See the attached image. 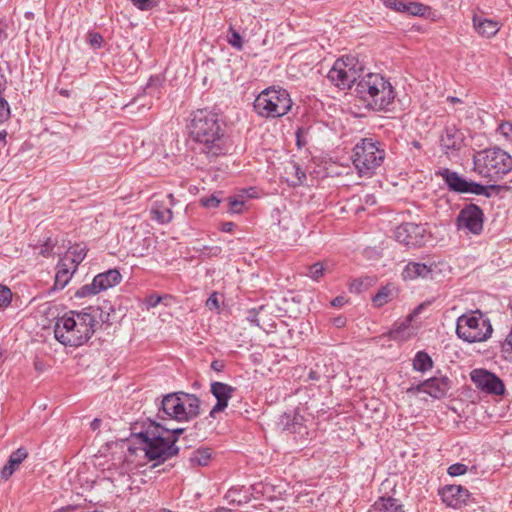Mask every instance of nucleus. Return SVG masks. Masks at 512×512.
<instances>
[{
  "instance_id": "ea45409f",
  "label": "nucleus",
  "mask_w": 512,
  "mask_h": 512,
  "mask_svg": "<svg viewBox=\"0 0 512 512\" xmlns=\"http://www.w3.org/2000/svg\"><path fill=\"white\" fill-rule=\"evenodd\" d=\"M11 298V290L4 285H0V308L8 306L11 302Z\"/></svg>"
},
{
  "instance_id": "58836bf2",
  "label": "nucleus",
  "mask_w": 512,
  "mask_h": 512,
  "mask_svg": "<svg viewBox=\"0 0 512 512\" xmlns=\"http://www.w3.org/2000/svg\"><path fill=\"white\" fill-rule=\"evenodd\" d=\"M326 270L327 268L325 267L324 263L316 262L309 267L308 276L313 280L318 281L324 275Z\"/></svg>"
},
{
  "instance_id": "c756f323",
  "label": "nucleus",
  "mask_w": 512,
  "mask_h": 512,
  "mask_svg": "<svg viewBox=\"0 0 512 512\" xmlns=\"http://www.w3.org/2000/svg\"><path fill=\"white\" fill-rule=\"evenodd\" d=\"M212 452L210 448L200 447L193 450L189 456V463L191 467H204L207 466L211 460Z\"/></svg>"
},
{
  "instance_id": "5701e85b",
  "label": "nucleus",
  "mask_w": 512,
  "mask_h": 512,
  "mask_svg": "<svg viewBox=\"0 0 512 512\" xmlns=\"http://www.w3.org/2000/svg\"><path fill=\"white\" fill-rule=\"evenodd\" d=\"M432 272L431 266L424 263L409 262L403 272L402 276L404 280H414L417 278H427Z\"/></svg>"
},
{
  "instance_id": "9d476101",
  "label": "nucleus",
  "mask_w": 512,
  "mask_h": 512,
  "mask_svg": "<svg viewBox=\"0 0 512 512\" xmlns=\"http://www.w3.org/2000/svg\"><path fill=\"white\" fill-rule=\"evenodd\" d=\"M356 59L354 57H346L337 59L328 72V79L338 88H350L359 77L355 68Z\"/></svg>"
},
{
  "instance_id": "7ed1b4c3",
  "label": "nucleus",
  "mask_w": 512,
  "mask_h": 512,
  "mask_svg": "<svg viewBox=\"0 0 512 512\" xmlns=\"http://www.w3.org/2000/svg\"><path fill=\"white\" fill-rule=\"evenodd\" d=\"M355 91L365 106L377 112L393 109L395 91L388 79L379 73H368L356 83Z\"/></svg>"
},
{
  "instance_id": "2f4dec72",
  "label": "nucleus",
  "mask_w": 512,
  "mask_h": 512,
  "mask_svg": "<svg viewBox=\"0 0 512 512\" xmlns=\"http://www.w3.org/2000/svg\"><path fill=\"white\" fill-rule=\"evenodd\" d=\"M433 367V361L428 353L418 351L413 359V368L416 371L426 372Z\"/></svg>"
},
{
  "instance_id": "bb28decb",
  "label": "nucleus",
  "mask_w": 512,
  "mask_h": 512,
  "mask_svg": "<svg viewBox=\"0 0 512 512\" xmlns=\"http://www.w3.org/2000/svg\"><path fill=\"white\" fill-rule=\"evenodd\" d=\"M507 188L506 186L502 185H482L480 183L474 182V181H467V186L465 193H471L475 195H483L487 198H490L493 194V192H500L502 189Z\"/></svg>"
},
{
  "instance_id": "aec40b11",
  "label": "nucleus",
  "mask_w": 512,
  "mask_h": 512,
  "mask_svg": "<svg viewBox=\"0 0 512 512\" xmlns=\"http://www.w3.org/2000/svg\"><path fill=\"white\" fill-rule=\"evenodd\" d=\"M56 275L54 280V290H61L70 282L73 274L77 270H73L72 267H69V264L66 261L59 260L56 266Z\"/></svg>"
},
{
  "instance_id": "603ef678",
  "label": "nucleus",
  "mask_w": 512,
  "mask_h": 512,
  "mask_svg": "<svg viewBox=\"0 0 512 512\" xmlns=\"http://www.w3.org/2000/svg\"><path fill=\"white\" fill-rule=\"evenodd\" d=\"M225 368V362L223 360H214L211 363V369L216 372H221Z\"/></svg>"
},
{
  "instance_id": "f3484780",
  "label": "nucleus",
  "mask_w": 512,
  "mask_h": 512,
  "mask_svg": "<svg viewBox=\"0 0 512 512\" xmlns=\"http://www.w3.org/2000/svg\"><path fill=\"white\" fill-rule=\"evenodd\" d=\"M464 142V134L454 125L446 126L440 135V145L445 154L458 151Z\"/></svg>"
},
{
  "instance_id": "423d86ee",
  "label": "nucleus",
  "mask_w": 512,
  "mask_h": 512,
  "mask_svg": "<svg viewBox=\"0 0 512 512\" xmlns=\"http://www.w3.org/2000/svg\"><path fill=\"white\" fill-rule=\"evenodd\" d=\"M386 153L378 140L362 138L353 148L352 161L360 177L370 178L384 162Z\"/></svg>"
},
{
  "instance_id": "393cba45",
  "label": "nucleus",
  "mask_w": 512,
  "mask_h": 512,
  "mask_svg": "<svg viewBox=\"0 0 512 512\" xmlns=\"http://www.w3.org/2000/svg\"><path fill=\"white\" fill-rule=\"evenodd\" d=\"M302 420V416L295 412L284 413L281 415L278 425L283 431H287L289 433H301V430L304 428Z\"/></svg>"
},
{
  "instance_id": "c9c22d12",
  "label": "nucleus",
  "mask_w": 512,
  "mask_h": 512,
  "mask_svg": "<svg viewBox=\"0 0 512 512\" xmlns=\"http://www.w3.org/2000/svg\"><path fill=\"white\" fill-rule=\"evenodd\" d=\"M226 40L228 44L231 45L234 49L238 51L243 49L242 36L232 26H230L228 29Z\"/></svg>"
},
{
  "instance_id": "a18cd8bd",
  "label": "nucleus",
  "mask_w": 512,
  "mask_h": 512,
  "mask_svg": "<svg viewBox=\"0 0 512 512\" xmlns=\"http://www.w3.org/2000/svg\"><path fill=\"white\" fill-rule=\"evenodd\" d=\"M139 10L147 11L154 7V0H130Z\"/></svg>"
},
{
  "instance_id": "1a4fd4ad",
  "label": "nucleus",
  "mask_w": 512,
  "mask_h": 512,
  "mask_svg": "<svg viewBox=\"0 0 512 512\" xmlns=\"http://www.w3.org/2000/svg\"><path fill=\"white\" fill-rule=\"evenodd\" d=\"M138 438L144 444L143 449L149 460L163 462L179 453V448L175 445L177 436L172 441H168L160 435L145 431L140 432Z\"/></svg>"
},
{
  "instance_id": "20e7f679",
  "label": "nucleus",
  "mask_w": 512,
  "mask_h": 512,
  "mask_svg": "<svg viewBox=\"0 0 512 512\" xmlns=\"http://www.w3.org/2000/svg\"><path fill=\"white\" fill-rule=\"evenodd\" d=\"M474 171L491 182H497L512 170V157L495 147L477 152L473 157Z\"/></svg>"
},
{
  "instance_id": "bf43d9fd",
  "label": "nucleus",
  "mask_w": 512,
  "mask_h": 512,
  "mask_svg": "<svg viewBox=\"0 0 512 512\" xmlns=\"http://www.w3.org/2000/svg\"><path fill=\"white\" fill-rule=\"evenodd\" d=\"M301 132H302L301 129H298L297 132H296V138H297V145H298V147L302 146Z\"/></svg>"
},
{
  "instance_id": "052dcab7",
  "label": "nucleus",
  "mask_w": 512,
  "mask_h": 512,
  "mask_svg": "<svg viewBox=\"0 0 512 512\" xmlns=\"http://www.w3.org/2000/svg\"><path fill=\"white\" fill-rule=\"evenodd\" d=\"M334 323L337 327H341L345 324V319L344 318H341V317H338L334 320Z\"/></svg>"
},
{
  "instance_id": "3c124183",
  "label": "nucleus",
  "mask_w": 512,
  "mask_h": 512,
  "mask_svg": "<svg viewBox=\"0 0 512 512\" xmlns=\"http://www.w3.org/2000/svg\"><path fill=\"white\" fill-rule=\"evenodd\" d=\"M319 365L316 364L314 369H311L308 373V380L319 381L322 378V374L319 370Z\"/></svg>"
},
{
  "instance_id": "a878e982",
  "label": "nucleus",
  "mask_w": 512,
  "mask_h": 512,
  "mask_svg": "<svg viewBox=\"0 0 512 512\" xmlns=\"http://www.w3.org/2000/svg\"><path fill=\"white\" fill-rule=\"evenodd\" d=\"M368 512H404V510L398 499L381 497L370 507Z\"/></svg>"
},
{
  "instance_id": "0e129e2a",
  "label": "nucleus",
  "mask_w": 512,
  "mask_h": 512,
  "mask_svg": "<svg viewBox=\"0 0 512 512\" xmlns=\"http://www.w3.org/2000/svg\"><path fill=\"white\" fill-rule=\"evenodd\" d=\"M183 431H184L183 428H178V429H174L173 433L176 434V435H179V434L183 433Z\"/></svg>"
},
{
  "instance_id": "7c9ffc66",
  "label": "nucleus",
  "mask_w": 512,
  "mask_h": 512,
  "mask_svg": "<svg viewBox=\"0 0 512 512\" xmlns=\"http://www.w3.org/2000/svg\"><path fill=\"white\" fill-rule=\"evenodd\" d=\"M150 214L151 219L160 224L169 223L173 218L171 208L166 207L164 204L159 202H154L150 210Z\"/></svg>"
},
{
  "instance_id": "6e6d98bb",
  "label": "nucleus",
  "mask_w": 512,
  "mask_h": 512,
  "mask_svg": "<svg viewBox=\"0 0 512 512\" xmlns=\"http://www.w3.org/2000/svg\"><path fill=\"white\" fill-rule=\"evenodd\" d=\"M6 137H7V131L6 130L0 131V146L4 147L7 144Z\"/></svg>"
},
{
  "instance_id": "a211bd4d",
  "label": "nucleus",
  "mask_w": 512,
  "mask_h": 512,
  "mask_svg": "<svg viewBox=\"0 0 512 512\" xmlns=\"http://www.w3.org/2000/svg\"><path fill=\"white\" fill-rule=\"evenodd\" d=\"M435 175L443 179L450 191L465 193L468 180L460 176L456 171L441 168L435 172Z\"/></svg>"
},
{
  "instance_id": "c03bdc74",
  "label": "nucleus",
  "mask_w": 512,
  "mask_h": 512,
  "mask_svg": "<svg viewBox=\"0 0 512 512\" xmlns=\"http://www.w3.org/2000/svg\"><path fill=\"white\" fill-rule=\"evenodd\" d=\"M10 116V107L3 95H0V121L8 119Z\"/></svg>"
},
{
  "instance_id": "e2e57ef3",
  "label": "nucleus",
  "mask_w": 512,
  "mask_h": 512,
  "mask_svg": "<svg viewBox=\"0 0 512 512\" xmlns=\"http://www.w3.org/2000/svg\"><path fill=\"white\" fill-rule=\"evenodd\" d=\"M447 101H449V102H451V103H453V104H454V103H460V102H461V100H460L459 98L454 97V96H449V97L447 98Z\"/></svg>"
},
{
  "instance_id": "c85d7f7f",
  "label": "nucleus",
  "mask_w": 512,
  "mask_h": 512,
  "mask_svg": "<svg viewBox=\"0 0 512 512\" xmlns=\"http://www.w3.org/2000/svg\"><path fill=\"white\" fill-rule=\"evenodd\" d=\"M473 22L476 31L487 38L494 36L500 29L499 23L490 19L474 17Z\"/></svg>"
},
{
  "instance_id": "f704fd0d",
  "label": "nucleus",
  "mask_w": 512,
  "mask_h": 512,
  "mask_svg": "<svg viewBox=\"0 0 512 512\" xmlns=\"http://www.w3.org/2000/svg\"><path fill=\"white\" fill-rule=\"evenodd\" d=\"M100 292H102V291H101V289H99L98 284H96V279L93 278V281L90 284L83 285L75 292V297L76 298H84V297L94 296Z\"/></svg>"
},
{
  "instance_id": "6e6552de",
  "label": "nucleus",
  "mask_w": 512,
  "mask_h": 512,
  "mask_svg": "<svg viewBox=\"0 0 512 512\" xmlns=\"http://www.w3.org/2000/svg\"><path fill=\"white\" fill-rule=\"evenodd\" d=\"M292 106L287 90L283 88H266L254 100L255 112L265 118H278L286 115Z\"/></svg>"
},
{
  "instance_id": "39448f33",
  "label": "nucleus",
  "mask_w": 512,
  "mask_h": 512,
  "mask_svg": "<svg viewBox=\"0 0 512 512\" xmlns=\"http://www.w3.org/2000/svg\"><path fill=\"white\" fill-rule=\"evenodd\" d=\"M200 413V399L195 394L183 391L165 395L158 410L160 419L178 422L188 421Z\"/></svg>"
},
{
  "instance_id": "69168bd1",
  "label": "nucleus",
  "mask_w": 512,
  "mask_h": 512,
  "mask_svg": "<svg viewBox=\"0 0 512 512\" xmlns=\"http://www.w3.org/2000/svg\"><path fill=\"white\" fill-rule=\"evenodd\" d=\"M167 198L169 199L170 203L172 204V203H173V201H174V196H173L172 194H169V195L167 196Z\"/></svg>"
},
{
  "instance_id": "4be33fe9",
  "label": "nucleus",
  "mask_w": 512,
  "mask_h": 512,
  "mask_svg": "<svg viewBox=\"0 0 512 512\" xmlns=\"http://www.w3.org/2000/svg\"><path fill=\"white\" fill-rule=\"evenodd\" d=\"M94 278L96 279V284H98L99 289H101V291H106L107 289L118 285L122 280V275L118 269L114 268L99 273Z\"/></svg>"
},
{
  "instance_id": "412c9836",
  "label": "nucleus",
  "mask_w": 512,
  "mask_h": 512,
  "mask_svg": "<svg viewBox=\"0 0 512 512\" xmlns=\"http://www.w3.org/2000/svg\"><path fill=\"white\" fill-rule=\"evenodd\" d=\"M27 456V450L23 447L14 451L10 455L7 464L1 470L2 478L7 480L18 469L19 465L27 458Z\"/></svg>"
},
{
  "instance_id": "680f3d73",
  "label": "nucleus",
  "mask_w": 512,
  "mask_h": 512,
  "mask_svg": "<svg viewBox=\"0 0 512 512\" xmlns=\"http://www.w3.org/2000/svg\"><path fill=\"white\" fill-rule=\"evenodd\" d=\"M296 174L298 176V179L301 181L302 178H306V175L303 171L300 170L298 166H296Z\"/></svg>"
},
{
  "instance_id": "0eeeda50",
  "label": "nucleus",
  "mask_w": 512,
  "mask_h": 512,
  "mask_svg": "<svg viewBox=\"0 0 512 512\" xmlns=\"http://www.w3.org/2000/svg\"><path fill=\"white\" fill-rule=\"evenodd\" d=\"M492 332L490 319L479 310L462 314L456 322L457 336L467 343L484 342Z\"/></svg>"
},
{
  "instance_id": "cd10ccee",
  "label": "nucleus",
  "mask_w": 512,
  "mask_h": 512,
  "mask_svg": "<svg viewBox=\"0 0 512 512\" xmlns=\"http://www.w3.org/2000/svg\"><path fill=\"white\" fill-rule=\"evenodd\" d=\"M86 254L87 250L85 247L75 245L67 250L61 260L66 261V263L69 264V267H72L73 270H77L78 265L85 259Z\"/></svg>"
},
{
  "instance_id": "79ce46f5",
  "label": "nucleus",
  "mask_w": 512,
  "mask_h": 512,
  "mask_svg": "<svg viewBox=\"0 0 512 512\" xmlns=\"http://www.w3.org/2000/svg\"><path fill=\"white\" fill-rule=\"evenodd\" d=\"M468 467L462 463H454L448 467L447 473L450 476H460L467 472Z\"/></svg>"
},
{
  "instance_id": "a19ab883",
  "label": "nucleus",
  "mask_w": 512,
  "mask_h": 512,
  "mask_svg": "<svg viewBox=\"0 0 512 512\" xmlns=\"http://www.w3.org/2000/svg\"><path fill=\"white\" fill-rule=\"evenodd\" d=\"M501 351L505 358L512 357V327L505 340L501 343Z\"/></svg>"
},
{
  "instance_id": "72a5a7b5",
  "label": "nucleus",
  "mask_w": 512,
  "mask_h": 512,
  "mask_svg": "<svg viewBox=\"0 0 512 512\" xmlns=\"http://www.w3.org/2000/svg\"><path fill=\"white\" fill-rule=\"evenodd\" d=\"M392 298V288L387 285L382 287L372 298L373 304L376 307H382L387 304Z\"/></svg>"
},
{
  "instance_id": "ddd939ff",
  "label": "nucleus",
  "mask_w": 512,
  "mask_h": 512,
  "mask_svg": "<svg viewBox=\"0 0 512 512\" xmlns=\"http://www.w3.org/2000/svg\"><path fill=\"white\" fill-rule=\"evenodd\" d=\"M470 376L476 387L486 393L503 395L505 392L503 381L492 372L485 369H475Z\"/></svg>"
},
{
  "instance_id": "9b49d317",
  "label": "nucleus",
  "mask_w": 512,
  "mask_h": 512,
  "mask_svg": "<svg viewBox=\"0 0 512 512\" xmlns=\"http://www.w3.org/2000/svg\"><path fill=\"white\" fill-rule=\"evenodd\" d=\"M484 212L476 204L465 205L458 213L455 225L458 230L466 231L473 235H480L483 231Z\"/></svg>"
},
{
  "instance_id": "338daca9",
  "label": "nucleus",
  "mask_w": 512,
  "mask_h": 512,
  "mask_svg": "<svg viewBox=\"0 0 512 512\" xmlns=\"http://www.w3.org/2000/svg\"><path fill=\"white\" fill-rule=\"evenodd\" d=\"M413 145H414V147H416V148H419V147H420V143H419V142H417V141L413 142Z\"/></svg>"
},
{
  "instance_id": "37998d69",
  "label": "nucleus",
  "mask_w": 512,
  "mask_h": 512,
  "mask_svg": "<svg viewBox=\"0 0 512 512\" xmlns=\"http://www.w3.org/2000/svg\"><path fill=\"white\" fill-rule=\"evenodd\" d=\"M87 39L89 44L94 49H99L103 43V37L98 32H89L87 35Z\"/></svg>"
},
{
  "instance_id": "f8f14e48",
  "label": "nucleus",
  "mask_w": 512,
  "mask_h": 512,
  "mask_svg": "<svg viewBox=\"0 0 512 512\" xmlns=\"http://www.w3.org/2000/svg\"><path fill=\"white\" fill-rule=\"evenodd\" d=\"M394 236L397 242L407 247H422L427 241V230L421 224L403 223L396 227Z\"/></svg>"
},
{
  "instance_id": "864d4df0",
  "label": "nucleus",
  "mask_w": 512,
  "mask_h": 512,
  "mask_svg": "<svg viewBox=\"0 0 512 512\" xmlns=\"http://www.w3.org/2000/svg\"><path fill=\"white\" fill-rule=\"evenodd\" d=\"M347 299L344 296H337L331 301V305L333 307H342L344 304H346Z\"/></svg>"
},
{
  "instance_id": "8fccbe9b",
  "label": "nucleus",
  "mask_w": 512,
  "mask_h": 512,
  "mask_svg": "<svg viewBox=\"0 0 512 512\" xmlns=\"http://www.w3.org/2000/svg\"><path fill=\"white\" fill-rule=\"evenodd\" d=\"M500 132L509 140L512 139V124L510 123H502L499 126Z\"/></svg>"
},
{
  "instance_id": "774afa93",
  "label": "nucleus",
  "mask_w": 512,
  "mask_h": 512,
  "mask_svg": "<svg viewBox=\"0 0 512 512\" xmlns=\"http://www.w3.org/2000/svg\"><path fill=\"white\" fill-rule=\"evenodd\" d=\"M35 368L40 370V369H41V365H39V363H38V362H36V363H35Z\"/></svg>"
},
{
  "instance_id": "e433bc0d",
  "label": "nucleus",
  "mask_w": 512,
  "mask_h": 512,
  "mask_svg": "<svg viewBox=\"0 0 512 512\" xmlns=\"http://www.w3.org/2000/svg\"><path fill=\"white\" fill-rule=\"evenodd\" d=\"M220 195H222V192H217L210 196L202 197L200 199V203L205 208H209V209L216 208L221 203Z\"/></svg>"
},
{
  "instance_id": "de8ad7c7",
  "label": "nucleus",
  "mask_w": 512,
  "mask_h": 512,
  "mask_svg": "<svg viewBox=\"0 0 512 512\" xmlns=\"http://www.w3.org/2000/svg\"><path fill=\"white\" fill-rule=\"evenodd\" d=\"M206 307L210 310H218L219 309V298L218 293H212L209 298L206 300Z\"/></svg>"
},
{
  "instance_id": "b1692460",
  "label": "nucleus",
  "mask_w": 512,
  "mask_h": 512,
  "mask_svg": "<svg viewBox=\"0 0 512 512\" xmlns=\"http://www.w3.org/2000/svg\"><path fill=\"white\" fill-rule=\"evenodd\" d=\"M412 319V315H409L405 320L395 322L388 332V337L395 341H404L408 339L412 335L410 332Z\"/></svg>"
},
{
  "instance_id": "2eb2a0df",
  "label": "nucleus",
  "mask_w": 512,
  "mask_h": 512,
  "mask_svg": "<svg viewBox=\"0 0 512 512\" xmlns=\"http://www.w3.org/2000/svg\"><path fill=\"white\" fill-rule=\"evenodd\" d=\"M450 384L451 381L447 376H435L423 381L415 388L408 389V392L412 390L423 391L433 398L440 399L447 394Z\"/></svg>"
},
{
  "instance_id": "f257e3e1",
  "label": "nucleus",
  "mask_w": 512,
  "mask_h": 512,
  "mask_svg": "<svg viewBox=\"0 0 512 512\" xmlns=\"http://www.w3.org/2000/svg\"><path fill=\"white\" fill-rule=\"evenodd\" d=\"M188 127L192 140L200 145L201 152L207 157H218L230 152L232 144L217 113L198 109L192 113Z\"/></svg>"
},
{
  "instance_id": "6ab92c4d",
  "label": "nucleus",
  "mask_w": 512,
  "mask_h": 512,
  "mask_svg": "<svg viewBox=\"0 0 512 512\" xmlns=\"http://www.w3.org/2000/svg\"><path fill=\"white\" fill-rule=\"evenodd\" d=\"M386 5L397 12L408 13L413 16H423L427 11V6L417 2L405 3L398 0H387Z\"/></svg>"
},
{
  "instance_id": "dca6fc26",
  "label": "nucleus",
  "mask_w": 512,
  "mask_h": 512,
  "mask_svg": "<svg viewBox=\"0 0 512 512\" xmlns=\"http://www.w3.org/2000/svg\"><path fill=\"white\" fill-rule=\"evenodd\" d=\"M439 495L447 506L460 508L467 504L471 494L461 485H446L439 490Z\"/></svg>"
},
{
  "instance_id": "5fc2aeb1",
  "label": "nucleus",
  "mask_w": 512,
  "mask_h": 512,
  "mask_svg": "<svg viewBox=\"0 0 512 512\" xmlns=\"http://www.w3.org/2000/svg\"><path fill=\"white\" fill-rule=\"evenodd\" d=\"M235 224L233 222H224L221 224V230L223 232H232Z\"/></svg>"
},
{
  "instance_id": "473e14b6",
  "label": "nucleus",
  "mask_w": 512,
  "mask_h": 512,
  "mask_svg": "<svg viewBox=\"0 0 512 512\" xmlns=\"http://www.w3.org/2000/svg\"><path fill=\"white\" fill-rule=\"evenodd\" d=\"M266 312V305H260L257 308H251L247 311L246 319L262 329L265 330V321L263 320V314Z\"/></svg>"
},
{
  "instance_id": "4c0bfd02",
  "label": "nucleus",
  "mask_w": 512,
  "mask_h": 512,
  "mask_svg": "<svg viewBox=\"0 0 512 512\" xmlns=\"http://www.w3.org/2000/svg\"><path fill=\"white\" fill-rule=\"evenodd\" d=\"M244 199L242 196H232L228 198V211L231 213H241L244 206Z\"/></svg>"
},
{
  "instance_id": "13d9d810",
  "label": "nucleus",
  "mask_w": 512,
  "mask_h": 512,
  "mask_svg": "<svg viewBox=\"0 0 512 512\" xmlns=\"http://www.w3.org/2000/svg\"><path fill=\"white\" fill-rule=\"evenodd\" d=\"M270 313L268 312V306L266 305V312L263 314V320L265 321V328L266 327H272L273 325L271 323H268L267 317Z\"/></svg>"
},
{
  "instance_id": "4468645a",
  "label": "nucleus",
  "mask_w": 512,
  "mask_h": 512,
  "mask_svg": "<svg viewBox=\"0 0 512 512\" xmlns=\"http://www.w3.org/2000/svg\"><path fill=\"white\" fill-rule=\"evenodd\" d=\"M236 388L223 383L214 381L210 385V392L216 398L217 402L210 410L209 416L212 418H216V414L223 412L227 406L229 400L232 398Z\"/></svg>"
},
{
  "instance_id": "49530a36",
  "label": "nucleus",
  "mask_w": 512,
  "mask_h": 512,
  "mask_svg": "<svg viewBox=\"0 0 512 512\" xmlns=\"http://www.w3.org/2000/svg\"><path fill=\"white\" fill-rule=\"evenodd\" d=\"M54 249V244L51 242L50 238H48L44 244L41 245L39 254L43 257H49Z\"/></svg>"
},
{
  "instance_id": "09e8293b",
  "label": "nucleus",
  "mask_w": 512,
  "mask_h": 512,
  "mask_svg": "<svg viewBox=\"0 0 512 512\" xmlns=\"http://www.w3.org/2000/svg\"><path fill=\"white\" fill-rule=\"evenodd\" d=\"M163 297L157 294H151L145 299V304L147 309L156 307L161 301Z\"/></svg>"
},
{
  "instance_id": "f03ea898",
  "label": "nucleus",
  "mask_w": 512,
  "mask_h": 512,
  "mask_svg": "<svg viewBox=\"0 0 512 512\" xmlns=\"http://www.w3.org/2000/svg\"><path fill=\"white\" fill-rule=\"evenodd\" d=\"M97 323L91 313L69 311L56 320L54 335L61 344L78 347L92 337Z\"/></svg>"
},
{
  "instance_id": "4d7b16f0",
  "label": "nucleus",
  "mask_w": 512,
  "mask_h": 512,
  "mask_svg": "<svg viewBox=\"0 0 512 512\" xmlns=\"http://www.w3.org/2000/svg\"><path fill=\"white\" fill-rule=\"evenodd\" d=\"M100 424H101V420H100V419H98V418H95V419L91 422V424H90L91 429H92V430H96V429H98V428L100 427Z\"/></svg>"
}]
</instances>
